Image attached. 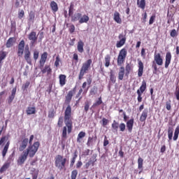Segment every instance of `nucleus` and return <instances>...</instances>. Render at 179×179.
Here are the masks:
<instances>
[{"label":"nucleus","instance_id":"nucleus-1","mask_svg":"<svg viewBox=\"0 0 179 179\" xmlns=\"http://www.w3.org/2000/svg\"><path fill=\"white\" fill-rule=\"evenodd\" d=\"M76 93V87H74L73 90H70L67 95L66 96V99L64 101L65 104L67 105V107L64 111V123L65 125L62 129V136L64 139H66L68 138V134H71L72 132V127L73 122H72V107H71V101H72V97H73V94Z\"/></svg>","mask_w":179,"mask_h":179},{"label":"nucleus","instance_id":"nucleus-2","mask_svg":"<svg viewBox=\"0 0 179 179\" xmlns=\"http://www.w3.org/2000/svg\"><path fill=\"white\" fill-rule=\"evenodd\" d=\"M38 148H40V142L36 141L32 145H29L27 148V150L23 151L22 154L19 157L17 161L18 166L24 164V162L27 160V156H29V157H34L36 153H37V151L38 150Z\"/></svg>","mask_w":179,"mask_h":179},{"label":"nucleus","instance_id":"nucleus-3","mask_svg":"<svg viewBox=\"0 0 179 179\" xmlns=\"http://www.w3.org/2000/svg\"><path fill=\"white\" fill-rule=\"evenodd\" d=\"M66 158H64V156L61 155H57L55 157V166L56 169H57L60 171L62 170H66Z\"/></svg>","mask_w":179,"mask_h":179},{"label":"nucleus","instance_id":"nucleus-4","mask_svg":"<svg viewBox=\"0 0 179 179\" xmlns=\"http://www.w3.org/2000/svg\"><path fill=\"white\" fill-rule=\"evenodd\" d=\"M92 59H90L83 64L78 76L79 80H82V79H83V76H85V74L89 72V70L90 69V66L92 65Z\"/></svg>","mask_w":179,"mask_h":179},{"label":"nucleus","instance_id":"nucleus-5","mask_svg":"<svg viewBox=\"0 0 179 179\" xmlns=\"http://www.w3.org/2000/svg\"><path fill=\"white\" fill-rule=\"evenodd\" d=\"M157 65L162 66L163 65V58L160 53H155L154 55V61L152 62V68H153L155 72H157Z\"/></svg>","mask_w":179,"mask_h":179},{"label":"nucleus","instance_id":"nucleus-6","mask_svg":"<svg viewBox=\"0 0 179 179\" xmlns=\"http://www.w3.org/2000/svg\"><path fill=\"white\" fill-rule=\"evenodd\" d=\"M127 52L125 49H122L120 51L119 55L117 56V59L118 66H121L122 64L125 62V59L127 58Z\"/></svg>","mask_w":179,"mask_h":179},{"label":"nucleus","instance_id":"nucleus-7","mask_svg":"<svg viewBox=\"0 0 179 179\" xmlns=\"http://www.w3.org/2000/svg\"><path fill=\"white\" fill-rule=\"evenodd\" d=\"M29 145V138H23L20 141H18V150L20 152H24V149L27 148Z\"/></svg>","mask_w":179,"mask_h":179},{"label":"nucleus","instance_id":"nucleus-8","mask_svg":"<svg viewBox=\"0 0 179 179\" xmlns=\"http://www.w3.org/2000/svg\"><path fill=\"white\" fill-rule=\"evenodd\" d=\"M48 57V53L47 52H44L41 56L39 61V69H43L44 68V65H45V62L47 61V58Z\"/></svg>","mask_w":179,"mask_h":179},{"label":"nucleus","instance_id":"nucleus-9","mask_svg":"<svg viewBox=\"0 0 179 179\" xmlns=\"http://www.w3.org/2000/svg\"><path fill=\"white\" fill-rule=\"evenodd\" d=\"M30 50L29 49V46L27 45L25 46V49H24V59L25 61H27V62H28V64L29 62H31V59H30Z\"/></svg>","mask_w":179,"mask_h":179},{"label":"nucleus","instance_id":"nucleus-10","mask_svg":"<svg viewBox=\"0 0 179 179\" xmlns=\"http://www.w3.org/2000/svg\"><path fill=\"white\" fill-rule=\"evenodd\" d=\"M118 38L120 41H117L116 45H124L125 44V41H127V36H125V34H119Z\"/></svg>","mask_w":179,"mask_h":179},{"label":"nucleus","instance_id":"nucleus-11","mask_svg":"<svg viewBox=\"0 0 179 179\" xmlns=\"http://www.w3.org/2000/svg\"><path fill=\"white\" fill-rule=\"evenodd\" d=\"M28 38L31 41V44H34V43H36L38 37L37 34H36V31H31L28 35Z\"/></svg>","mask_w":179,"mask_h":179},{"label":"nucleus","instance_id":"nucleus-12","mask_svg":"<svg viewBox=\"0 0 179 179\" xmlns=\"http://www.w3.org/2000/svg\"><path fill=\"white\" fill-rule=\"evenodd\" d=\"M59 82L62 87L65 86L66 85V76L65 74H60L59 76Z\"/></svg>","mask_w":179,"mask_h":179},{"label":"nucleus","instance_id":"nucleus-13","mask_svg":"<svg viewBox=\"0 0 179 179\" xmlns=\"http://www.w3.org/2000/svg\"><path fill=\"white\" fill-rule=\"evenodd\" d=\"M165 68H169V65L171 64V53L170 52H168L166 55L165 57Z\"/></svg>","mask_w":179,"mask_h":179},{"label":"nucleus","instance_id":"nucleus-14","mask_svg":"<svg viewBox=\"0 0 179 179\" xmlns=\"http://www.w3.org/2000/svg\"><path fill=\"white\" fill-rule=\"evenodd\" d=\"M148 114H149V110L148 109H144L140 116L141 122H145V121H146V118H148Z\"/></svg>","mask_w":179,"mask_h":179},{"label":"nucleus","instance_id":"nucleus-15","mask_svg":"<svg viewBox=\"0 0 179 179\" xmlns=\"http://www.w3.org/2000/svg\"><path fill=\"white\" fill-rule=\"evenodd\" d=\"M97 162V159H96V157H92L90 159L88 162H87L85 165V169H89L90 166H94V163Z\"/></svg>","mask_w":179,"mask_h":179},{"label":"nucleus","instance_id":"nucleus-16","mask_svg":"<svg viewBox=\"0 0 179 179\" xmlns=\"http://www.w3.org/2000/svg\"><path fill=\"white\" fill-rule=\"evenodd\" d=\"M113 20H115L116 23H118V24H121V23H122V20L121 19L120 13H118V11H115L114 13Z\"/></svg>","mask_w":179,"mask_h":179},{"label":"nucleus","instance_id":"nucleus-17","mask_svg":"<svg viewBox=\"0 0 179 179\" xmlns=\"http://www.w3.org/2000/svg\"><path fill=\"white\" fill-rule=\"evenodd\" d=\"M143 75V62L142 61H138V78L142 77Z\"/></svg>","mask_w":179,"mask_h":179},{"label":"nucleus","instance_id":"nucleus-18","mask_svg":"<svg viewBox=\"0 0 179 179\" xmlns=\"http://www.w3.org/2000/svg\"><path fill=\"white\" fill-rule=\"evenodd\" d=\"M138 169L140 170L138 174H141L142 171H143V159L141 157L138 159Z\"/></svg>","mask_w":179,"mask_h":179},{"label":"nucleus","instance_id":"nucleus-19","mask_svg":"<svg viewBox=\"0 0 179 179\" xmlns=\"http://www.w3.org/2000/svg\"><path fill=\"white\" fill-rule=\"evenodd\" d=\"M16 96V87H14L11 91V96L8 99V104H12V101L15 100V96Z\"/></svg>","mask_w":179,"mask_h":179},{"label":"nucleus","instance_id":"nucleus-20","mask_svg":"<svg viewBox=\"0 0 179 179\" xmlns=\"http://www.w3.org/2000/svg\"><path fill=\"white\" fill-rule=\"evenodd\" d=\"M134 118L130 119L127 122V128L129 132H132V129L134 128Z\"/></svg>","mask_w":179,"mask_h":179},{"label":"nucleus","instance_id":"nucleus-21","mask_svg":"<svg viewBox=\"0 0 179 179\" xmlns=\"http://www.w3.org/2000/svg\"><path fill=\"white\" fill-rule=\"evenodd\" d=\"M146 90V81L143 80L142 84L138 90H137V93L139 92L140 94H142Z\"/></svg>","mask_w":179,"mask_h":179},{"label":"nucleus","instance_id":"nucleus-22","mask_svg":"<svg viewBox=\"0 0 179 179\" xmlns=\"http://www.w3.org/2000/svg\"><path fill=\"white\" fill-rule=\"evenodd\" d=\"M137 6L138 8H140V9H142L143 10H145V8L146 7V1L145 0H137Z\"/></svg>","mask_w":179,"mask_h":179},{"label":"nucleus","instance_id":"nucleus-23","mask_svg":"<svg viewBox=\"0 0 179 179\" xmlns=\"http://www.w3.org/2000/svg\"><path fill=\"white\" fill-rule=\"evenodd\" d=\"M41 70L42 73H48V75H50V73H51V72H52V69H51V67H50L49 65H45V67L40 69Z\"/></svg>","mask_w":179,"mask_h":179},{"label":"nucleus","instance_id":"nucleus-24","mask_svg":"<svg viewBox=\"0 0 179 179\" xmlns=\"http://www.w3.org/2000/svg\"><path fill=\"white\" fill-rule=\"evenodd\" d=\"M124 75H125V69L124 66L120 67V70L118 73V79L119 80H124Z\"/></svg>","mask_w":179,"mask_h":179},{"label":"nucleus","instance_id":"nucleus-25","mask_svg":"<svg viewBox=\"0 0 179 179\" xmlns=\"http://www.w3.org/2000/svg\"><path fill=\"white\" fill-rule=\"evenodd\" d=\"M111 127H112L113 132H118V128L120 127V123H118V122H117L115 120H113Z\"/></svg>","mask_w":179,"mask_h":179},{"label":"nucleus","instance_id":"nucleus-26","mask_svg":"<svg viewBox=\"0 0 179 179\" xmlns=\"http://www.w3.org/2000/svg\"><path fill=\"white\" fill-rule=\"evenodd\" d=\"M80 17H82V13H76L73 15H71V22H78V20H80Z\"/></svg>","mask_w":179,"mask_h":179},{"label":"nucleus","instance_id":"nucleus-27","mask_svg":"<svg viewBox=\"0 0 179 179\" xmlns=\"http://www.w3.org/2000/svg\"><path fill=\"white\" fill-rule=\"evenodd\" d=\"M50 8L51 10H52V12L55 13V12H58V4L57 3V2L52 1L50 2Z\"/></svg>","mask_w":179,"mask_h":179},{"label":"nucleus","instance_id":"nucleus-28","mask_svg":"<svg viewBox=\"0 0 179 179\" xmlns=\"http://www.w3.org/2000/svg\"><path fill=\"white\" fill-rule=\"evenodd\" d=\"M78 157V151H75L73 153V157L70 161V167H73L75 164V162H76V159Z\"/></svg>","mask_w":179,"mask_h":179},{"label":"nucleus","instance_id":"nucleus-29","mask_svg":"<svg viewBox=\"0 0 179 179\" xmlns=\"http://www.w3.org/2000/svg\"><path fill=\"white\" fill-rule=\"evenodd\" d=\"M109 78H110V80L111 83H113V85H114V83H115V82H117V78L115 77V75L114 74V71H113V70H111L110 71Z\"/></svg>","mask_w":179,"mask_h":179},{"label":"nucleus","instance_id":"nucleus-30","mask_svg":"<svg viewBox=\"0 0 179 179\" xmlns=\"http://www.w3.org/2000/svg\"><path fill=\"white\" fill-rule=\"evenodd\" d=\"M27 115L36 114V107H28L26 110Z\"/></svg>","mask_w":179,"mask_h":179},{"label":"nucleus","instance_id":"nucleus-31","mask_svg":"<svg viewBox=\"0 0 179 179\" xmlns=\"http://www.w3.org/2000/svg\"><path fill=\"white\" fill-rule=\"evenodd\" d=\"M89 22V16L87 15L81 16L80 20H79V23L80 24H82L83 23H87Z\"/></svg>","mask_w":179,"mask_h":179},{"label":"nucleus","instance_id":"nucleus-32","mask_svg":"<svg viewBox=\"0 0 179 179\" xmlns=\"http://www.w3.org/2000/svg\"><path fill=\"white\" fill-rule=\"evenodd\" d=\"M26 47L24 45H19L18 50H17V55L18 57H23V52H24Z\"/></svg>","mask_w":179,"mask_h":179},{"label":"nucleus","instance_id":"nucleus-33","mask_svg":"<svg viewBox=\"0 0 179 179\" xmlns=\"http://www.w3.org/2000/svg\"><path fill=\"white\" fill-rule=\"evenodd\" d=\"M9 167H10V165L9 164V163L5 162L0 169V173L2 174V173H4V171H6L8 169H9Z\"/></svg>","mask_w":179,"mask_h":179},{"label":"nucleus","instance_id":"nucleus-34","mask_svg":"<svg viewBox=\"0 0 179 179\" xmlns=\"http://www.w3.org/2000/svg\"><path fill=\"white\" fill-rule=\"evenodd\" d=\"M16 44V37H10L6 42V45H14Z\"/></svg>","mask_w":179,"mask_h":179},{"label":"nucleus","instance_id":"nucleus-35","mask_svg":"<svg viewBox=\"0 0 179 179\" xmlns=\"http://www.w3.org/2000/svg\"><path fill=\"white\" fill-rule=\"evenodd\" d=\"M9 145H10V143L8 141L2 150L3 157H5V156H6V153H8V149H9Z\"/></svg>","mask_w":179,"mask_h":179},{"label":"nucleus","instance_id":"nucleus-36","mask_svg":"<svg viewBox=\"0 0 179 179\" xmlns=\"http://www.w3.org/2000/svg\"><path fill=\"white\" fill-rule=\"evenodd\" d=\"M174 131V129L171 127L168 128V138L169 141L173 140V132Z\"/></svg>","mask_w":179,"mask_h":179},{"label":"nucleus","instance_id":"nucleus-37","mask_svg":"<svg viewBox=\"0 0 179 179\" xmlns=\"http://www.w3.org/2000/svg\"><path fill=\"white\" fill-rule=\"evenodd\" d=\"M86 136V133L85 131H80L77 137V142L78 143H80L81 141L80 139H83Z\"/></svg>","mask_w":179,"mask_h":179},{"label":"nucleus","instance_id":"nucleus-38","mask_svg":"<svg viewBox=\"0 0 179 179\" xmlns=\"http://www.w3.org/2000/svg\"><path fill=\"white\" fill-rule=\"evenodd\" d=\"M8 55V52L0 51V64H2V61L6 58Z\"/></svg>","mask_w":179,"mask_h":179},{"label":"nucleus","instance_id":"nucleus-39","mask_svg":"<svg viewBox=\"0 0 179 179\" xmlns=\"http://www.w3.org/2000/svg\"><path fill=\"white\" fill-rule=\"evenodd\" d=\"M110 61H111V56H110V55H107L105 57V66L106 68H108V66H110Z\"/></svg>","mask_w":179,"mask_h":179},{"label":"nucleus","instance_id":"nucleus-40","mask_svg":"<svg viewBox=\"0 0 179 179\" xmlns=\"http://www.w3.org/2000/svg\"><path fill=\"white\" fill-rule=\"evenodd\" d=\"M178 135H179V125H178L175 129L174 135H173V141H177L178 139Z\"/></svg>","mask_w":179,"mask_h":179},{"label":"nucleus","instance_id":"nucleus-41","mask_svg":"<svg viewBox=\"0 0 179 179\" xmlns=\"http://www.w3.org/2000/svg\"><path fill=\"white\" fill-rule=\"evenodd\" d=\"M178 30H176L175 29H172L170 31V36L171 37H173V38H174V37H177V36H178Z\"/></svg>","mask_w":179,"mask_h":179},{"label":"nucleus","instance_id":"nucleus-42","mask_svg":"<svg viewBox=\"0 0 179 179\" xmlns=\"http://www.w3.org/2000/svg\"><path fill=\"white\" fill-rule=\"evenodd\" d=\"M97 94V87L94 86L90 91V96H94Z\"/></svg>","mask_w":179,"mask_h":179},{"label":"nucleus","instance_id":"nucleus-43","mask_svg":"<svg viewBox=\"0 0 179 179\" xmlns=\"http://www.w3.org/2000/svg\"><path fill=\"white\" fill-rule=\"evenodd\" d=\"M82 93H83V89L80 88L77 94L76 95V99H78V101H80V100H82V96H80L82 95Z\"/></svg>","mask_w":179,"mask_h":179},{"label":"nucleus","instance_id":"nucleus-44","mask_svg":"<svg viewBox=\"0 0 179 179\" xmlns=\"http://www.w3.org/2000/svg\"><path fill=\"white\" fill-rule=\"evenodd\" d=\"M131 71H132V66H131V64H127L126 65V76H128V75H129Z\"/></svg>","mask_w":179,"mask_h":179},{"label":"nucleus","instance_id":"nucleus-45","mask_svg":"<svg viewBox=\"0 0 179 179\" xmlns=\"http://www.w3.org/2000/svg\"><path fill=\"white\" fill-rule=\"evenodd\" d=\"M73 3H71L70 6H69V16H72V15H73Z\"/></svg>","mask_w":179,"mask_h":179},{"label":"nucleus","instance_id":"nucleus-46","mask_svg":"<svg viewBox=\"0 0 179 179\" xmlns=\"http://www.w3.org/2000/svg\"><path fill=\"white\" fill-rule=\"evenodd\" d=\"M101 104H103V101L101 97H99L98 101L93 103L92 107H97V106H101Z\"/></svg>","mask_w":179,"mask_h":179},{"label":"nucleus","instance_id":"nucleus-47","mask_svg":"<svg viewBox=\"0 0 179 179\" xmlns=\"http://www.w3.org/2000/svg\"><path fill=\"white\" fill-rule=\"evenodd\" d=\"M29 86H30V81H26L22 86V90H27L29 89Z\"/></svg>","mask_w":179,"mask_h":179},{"label":"nucleus","instance_id":"nucleus-48","mask_svg":"<svg viewBox=\"0 0 179 179\" xmlns=\"http://www.w3.org/2000/svg\"><path fill=\"white\" fill-rule=\"evenodd\" d=\"M48 118H54V117L55 116V110L54 109H51L49 112H48Z\"/></svg>","mask_w":179,"mask_h":179},{"label":"nucleus","instance_id":"nucleus-49","mask_svg":"<svg viewBox=\"0 0 179 179\" xmlns=\"http://www.w3.org/2000/svg\"><path fill=\"white\" fill-rule=\"evenodd\" d=\"M90 107V102H89L88 101H85V106H84V110L85 113H87L89 111Z\"/></svg>","mask_w":179,"mask_h":179},{"label":"nucleus","instance_id":"nucleus-50","mask_svg":"<svg viewBox=\"0 0 179 179\" xmlns=\"http://www.w3.org/2000/svg\"><path fill=\"white\" fill-rule=\"evenodd\" d=\"M126 128H127V126L125 125V123H120L119 124V129L120 132H124Z\"/></svg>","mask_w":179,"mask_h":179},{"label":"nucleus","instance_id":"nucleus-51","mask_svg":"<svg viewBox=\"0 0 179 179\" xmlns=\"http://www.w3.org/2000/svg\"><path fill=\"white\" fill-rule=\"evenodd\" d=\"M166 108L168 110V111H170L171 110V100H169L166 102Z\"/></svg>","mask_w":179,"mask_h":179},{"label":"nucleus","instance_id":"nucleus-52","mask_svg":"<svg viewBox=\"0 0 179 179\" xmlns=\"http://www.w3.org/2000/svg\"><path fill=\"white\" fill-rule=\"evenodd\" d=\"M71 179H76V177H78V170H73L71 172Z\"/></svg>","mask_w":179,"mask_h":179},{"label":"nucleus","instance_id":"nucleus-53","mask_svg":"<svg viewBox=\"0 0 179 179\" xmlns=\"http://www.w3.org/2000/svg\"><path fill=\"white\" fill-rule=\"evenodd\" d=\"M59 62H61V59H59V56H57L55 62V66H56V68L59 67Z\"/></svg>","mask_w":179,"mask_h":179},{"label":"nucleus","instance_id":"nucleus-54","mask_svg":"<svg viewBox=\"0 0 179 179\" xmlns=\"http://www.w3.org/2000/svg\"><path fill=\"white\" fill-rule=\"evenodd\" d=\"M155 19H156V15H152L149 20V24H153L155 23Z\"/></svg>","mask_w":179,"mask_h":179},{"label":"nucleus","instance_id":"nucleus-55","mask_svg":"<svg viewBox=\"0 0 179 179\" xmlns=\"http://www.w3.org/2000/svg\"><path fill=\"white\" fill-rule=\"evenodd\" d=\"M12 162H13V154L10 155L9 157L8 158L7 161L6 163H8L9 165L10 166Z\"/></svg>","mask_w":179,"mask_h":179},{"label":"nucleus","instance_id":"nucleus-56","mask_svg":"<svg viewBox=\"0 0 179 179\" xmlns=\"http://www.w3.org/2000/svg\"><path fill=\"white\" fill-rule=\"evenodd\" d=\"M62 124H64V118L62 117H59L57 125L58 127H62Z\"/></svg>","mask_w":179,"mask_h":179},{"label":"nucleus","instance_id":"nucleus-57","mask_svg":"<svg viewBox=\"0 0 179 179\" xmlns=\"http://www.w3.org/2000/svg\"><path fill=\"white\" fill-rule=\"evenodd\" d=\"M24 16V10H21L20 11H19L18 18L19 19H23Z\"/></svg>","mask_w":179,"mask_h":179},{"label":"nucleus","instance_id":"nucleus-58","mask_svg":"<svg viewBox=\"0 0 179 179\" xmlns=\"http://www.w3.org/2000/svg\"><path fill=\"white\" fill-rule=\"evenodd\" d=\"M69 31L71 34L75 33V25H73V24L70 25Z\"/></svg>","mask_w":179,"mask_h":179},{"label":"nucleus","instance_id":"nucleus-59","mask_svg":"<svg viewBox=\"0 0 179 179\" xmlns=\"http://www.w3.org/2000/svg\"><path fill=\"white\" fill-rule=\"evenodd\" d=\"M93 144V137H89L87 142V145L90 146V145Z\"/></svg>","mask_w":179,"mask_h":179},{"label":"nucleus","instance_id":"nucleus-60","mask_svg":"<svg viewBox=\"0 0 179 179\" xmlns=\"http://www.w3.org/2000/svg\"><path fill=\"white\" fill-rule=\"evenodd\" d=\"M32 179H37L38 178V170H37L35 173H31Z\"/></svg>","mask_w":179,"mask_h":179},{"label":"nucleus","instance_id":"nucleus-61","mask_svg":"<svg viewBox=\"0 0 179 179\" xmlns=\"http://www.w3.org/2000/svg\"><path fill=\"white\" fill-rule=\"evenodd\" d=\"M38 55H39L38 51L34 52V59H35V61H37V59H38Z\"/></svg>","mask_w":179,"mask_h":179},{"label":"nucleus","instance_id":"nucleus-62","mask_svg":"<svg viewBox=\"0 0 179 179\" xmlns=\"http://www.w3.org/2000/svg\"><path fill=\"white\" fill-rule=\"evenodd\" d=\"M107 124H108V120H107L106 117H103L102 119V126L106 127V125H107Z\"/></svg>","mask_w":179,"mask_h":179},{"label":"nucleus","instance_id":"nucleus-63","mask_svg":"<svg viewBox=\"0 0 179 179\" xmlns=\"http://www.w3.org/2000/svg\"><path fill=\"white\" fill-rule=\"evenodd\" d=\"M137 94H138V97H137V100H138V103H141L142 101V94H141V92H137Z\"/></svg>","mask_w":179,"mask_h":179},{"label":"nucleus","instance_id":"nucleus-64","mask_svg":"<svg viewBox=\"0 0 179 179\" xmlns=\"http://www.w3.org/2000/svg\"><path fill=\"white\" fill-rule=\"evenodd\" d=\"M109 141L107 139V136H104V140H103V146H107V145H108Z\"/></svg>","mask_w":179,"mask_h":179}]
</instances>
